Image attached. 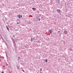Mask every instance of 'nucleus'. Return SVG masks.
<instances>
[{"instance_id":"nucleus-19","label":"nucleus","mask_w":73,"mask_h":73,"mask_svg":"<svg viewBox=\"0 0 73 73\" xmlns=\"http://www.w3.org/2000/svg\"><path fill=\"white\" fill-rule=\"evenodd\" d=\"M60 31H58V33H60Z\"/></svg>"},{"instance_id":"nucleus-23","label":"nucleus","mask_w":73,"mask_h":73,"mask_svg":"<svg viewBox=\"0 0 73 73\" xmlns=\"http://www.w3.org/2000/svg\"><path fill=\"white\" fill-rule=\"evenodd\" d=\"M17 17H18V16L19 17V15H17Z\"/></svg>"},{"instance_id":"nucleus-8","label":"nucleus","mask_w":73,"mask_h":73,"mask_svg":"<svg viewBox=\"0 0 73 73\" xmlns=\"http://www.w3.org/2000/svg\"><path fill=\"white\" fill-rule=\"evenodd\" d=\"M33 38H33V39L32 38H31V42H33Z\"/></svg>"},{"instance_id":"nucleus-14","label":"nucleus","mask_w":73,"mask_h":73,"mask_svg":"<svg viewBox=\"0 0 73 73\" xmlns=\"http://www.w3.org/2000/svg\"><path fill=\"white\" fill-rule=\"evenodd\" d=\"M17 21H20V20L19 19H17Z\"/></svg>"},{"instance_id":"nucleus-10","label":"nucleus","mask_w":73,"mask_h":73,"mask_svg":"<svg viewBox=\"0 0 73 73\" xmlns=\"http://www.w3.org/2000/svg\"><path fill=\"white\" fill-rule=\"evenodd\" d=\"M49 32L50 33V34H51V33H52V31L51 30H50L49 31Z\"/></svg>"},{"instance_id":"nucleus-25","label":"nucleus","mask_w":73,"mask_h":73,"mask_svg":"<svg viewBox=\"0 0 73 73\" xmlns=\"http://www.w3.org/2000/svg\"><path fill=\"white\" fill-rule=\"evenodd\" d=\"M7 65H8V64H7Z\"/></svg>"},{"instance_id":"nucleus-20","label":"nucleus","mask_w":73,"mask_h":73,"mask_svg":"<svg viewBox=\"0 0 73 73\" xmlns=\"http://www.w3.org/2000/svg\"><path fill=\"white\" fill-rule=\"evenodd\" d=\"M39 43H41V42H39Z\"/></svg>"},{"instance_id":"nucleus-27","label":"nucleus","mask_w":73,"mask_h":73,"mask_svg":"<svg viewBox=\"0 0 73 73\" xmlns=\"http://www.w3.org/2000/svg\"><path fill=\"white\" fill-rule=\"evenodd\" d=\"M0 61H1V59H0Z\"/></svg>"},{"instance_id":"nucleus-4","label":"nucleus","mask_w":73,"mask_h":73,"mask_svg":"<svg viewBox=\"0 0 73 73\" xmlns=\"http://www.w3.org/2000/svg\"><path fill=\"white\" fill-rule=\"evenodd\" d=\"M36 19H37V20H38V19H39V17L38 16L36 17Z\"/></svg>"},{"instance_id":"nucleus-12","label":"nucleus","mask_w":73,"mask_h":73,"mask_svg":"<svg viewBox=\"0 0 73 73\" xmlns=\"http://www.w3.org/2000/svg\"><path fill=\"white\" fill-rule=\"evenodd\" d=\"M32 9H33V10H36V8L33 7L32 8Z\"/></svg>"},{"instance_id":"nucleus-16","label":"nucleus","mask_w":73,"mask_h":73,"mask_svg":"<svg viewBox=\"0 0 73 73\" xmlns=\"http://www.w3.org/2000/svg\"><path fill=\"white\" fill-rule=\"evenodd\" d=\"M16 31H18V29H17L16 30H15Z\"/></svg>"},{"instance_id":"nucleus-17","label":"nucleus","mask_w":73,"mask_h":73,"mask_svg":"<svg viewBox=\"0 0 73 73\" xmlns=\"http://www.w3.org/2000/svg\"><path fill=\"white\" fill-rule=\"evenodd\" d=\"M18 58H19V59H20V57H19Z\"/></svg>"},{"instance_id":"nucleus-13","label":"nucleus","mask_w":73,"mask_h":73,"mask_svg":"<svg viewBox=\"0 0 73 73\" xmlns=\"http://www.w3.org/2000/svg\"><path fill=\"white\" fill-rule=\"evenodd\" d=\"M17 68L18 69H20V68H19V66H17Z\"/></svg>"},{"instance_id":"nucleus-6","label":"nucleus","mask_w":73,"mask_h":73,"mask_svg":"<svg viewBox=\"0 0 73 73\" xmlns=\"http://www.w3.org/2000/svg\"><path fill=\"white\" fill-rule=\"evenodd\" d=\"M11 40H12V41H13V42H15V39H13V38H11Z\"/></svg>"},{"instance_id":"nucleus-30","label":"nucleus","mask_w":73,"mask_h":73,"mask_svg":"<svg viewBox=\"0 0 73 73\" xmlns=\"http://www.w3.org/2000/svg\"><path fill=\"white\" fill-rule=\"evenodd\" d=\"M13 37H14V36H13Z\"/></svg>"},{"instance_id":"nucleus-11","label":"nucleus","mask_w":73,"mask_h":73,"mask_svg":"<svg viewBox=\"0 0 73 73\" xmlns=\"http://www.w3.org/2000/svg\"><path fill=\"white\" fill-rule=\"evenodd\" d=\"M45 61H46V62H48V59H46L45 60Z\"/></svg>"},{"instance_id":"nucleus-28","label":"nucleus","mask_w":73,"mask_h":73,"mask_svg":"<svg viewBox=\"0 0 73 73\" xmlns=\"http://www.w3.org/2000/svg\"><path fill=\"white\" fill-rule=\"evenodd\" d=\"M5 44L6 45H7V44H6V43H5Z\"/></svg>"},{"instance_id":"nucleus-26","label":"nucleus","mask_w":73,"mask_h":73,"mask_svg":"<svg viewBox=\"0 0 73 73\" xmlns=\"http://www.w3.org/2000/svg\"><path fill=\"white\" fill-rule=\"evenodd\" d=\"M2 40H3V41H4V39H3V38H2Z\"/></svg>"},{"instance_id":"nucleus-18","label":"nucleus","mask_w":73,"mask_h":73,"mask_svg":"<svg viewBox=\"0 0 73 73\" xmlns=\"http://www.w3.org/2000/svg\"><path fill=\"white\" fill-rule=\"evenodd\" d=\"M17 24H19V23L17 22Z\"/></svg>"},{"instance_id":"nucleus-29","label":"nucleus","mask_w":73,"mask_h":73,"mask_svg":"<svg viewBox=\"0 0 73 73\" xmlns=\"http://www.w3.org/2000/svg\"><path fill=\"white\" fill-rule=\"evenodd\" d=\"M33 1H34V0H33Z\"/></svg>"},{"instance_id":"nucleus-22","label":"nucleus","mask_w":73,"mask_h":73,"mask_svg":"<svg viewBox=\"0 0 73 73\" xmlns=\"http://www.w3.org/2000/svg\"><path fill=\"white\" fill-rule=\"evenodd\" d=\"M1 73H4V72H2Z\"/></svg>"},{"instance_id":"nucleus-15","label":"nucleus","mask_w":73,"mask_h":73,"mask_svg":"<svg viewBox=\"0 0 73 73\" xmlns=\"http://www.w3.org/2000/svg\"><path fill=\"white\" fill-rule=\"evenodd\" d=\"M38 21H40V18H39V19H38Z\"/></svg>"},{"instance_id":"nucleus-9","label":"nucleus","mask_w":73,"mask_h":73,"mask_svg":"<svg viewBox=\"0 0 73 73\" xmlns=\"http://www.w3.org/2000/svg\"><path fill=\"white\" fill-rule=\"evenodd\" d=\"M56 1H57L58 3H60V1L59 0H56Z\"/></svg>"},{"instance_id":"nucleus-7","label":"nucleus","mask_w":73,"mask_h":73,"mask_svg":"<svg viewBox=\"0 0 73 73\" xmlns=\"http://www.w3.org/2000/svg\"><path fill=\"white\" fill-rule=\"evenodd\" d=\"M13 45L14 46H15V45H16V43H15V42H13Z\"/></svg>"},{"instance_id":"nucleus-3","label":"nucleus","mask_w":73,"mask_h":73,"mask_svg":"<svg viewBox=\"0 0 73 73\" xmlns=\"http://www.w3.org/2000/svg\"><path fill=\"white\" fill-rule=\"evenodd\" d=\"M18 16H19V19H20V18H21V17H22V15H19Z\"/></svg>"},{"instance_id":"nucleus-24","label":"nucleus","mask_w":73,"mask_h":73,"mask_svg":"<svg viewBox=\"0 0 73 73\" xmlns=\"http://www.w3.org/2000/svg\"><path fill=\"white\" fill-rule=\"evenodd\" d=\"M24 46H25V47H26V46L25 45Z\"/></svg>"},{"instance_id":"nucleus-21","label":"nucleus","mask_w":73,"mask_h":73,"mask_svg":"<svg viewBox=\"0 0 73 73\" xmlns=\"http://www.w3.org/2000/svg\"><path fill=\"white\" fill-rule=\"evenodd\" d=\"M6 56L7 57V54H6Z\"/></svg>"},{"instance_id":"nucleus-5","label":"nucleus","mask_w":73,"mask_h":73,"mask_svg":"<svg viewBox=\"0 0 73 73\" xmlns=\"http://www.w3.org/2000/svg\"><path fill=\"white\" fill-rule=\"evenodd\" d=\"M6 27L7 28V30L8 31H9V28L8 27V26H7L6 25Z\"/></svg>"},{"instance_id":"nucleus-1","label":"nucleus","mask_w":73,"mask_h":73,"mask_svg":"<svg viewBox=\"0 0 73 73\" xmlns=\"http://www.w3.org/2000/svg\"><path fill=\"white\" fill-rule=\"evenodd\" d=\"M56 11H57V12H58V13H60L61 12V10H60V9H57Z\"/></svg>"},{"instance_id":"nucleus-2","label":"nucleus","mask_w":73,"mask_h":73,"mask_svg":"<svg viewBox=\"0 0 73 73\" xmlns=\"http://www.w3.org/2000/svg\"><path fill=\"white\" fill-rule=\"evenodd\" d=\"M64 33L65 35H67V34H68V31H64Z\"/></svg>"}]
</instances>
